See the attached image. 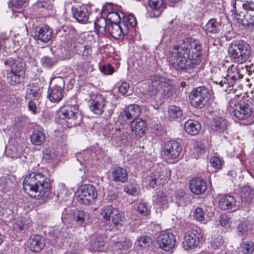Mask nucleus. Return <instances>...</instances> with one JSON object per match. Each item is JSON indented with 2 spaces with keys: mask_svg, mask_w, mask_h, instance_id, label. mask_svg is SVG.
I'll return each instance as SVG.
<instances>
[{
  "mask_svg": "<svg viewBox=\"0 0 254 254\" xmlns=\"http://www.w3.org/2000/svg\"><path fill=\"white\" fill-rule=\"evenodd\" d=\"M202 52L201 46L198 43L182 41L170 52L169 61L176 70L190 73L199 64Z\"/></svg>",
  "mask_w": 254,
  "mask_h": 254,
  "instance_id": "nucleus-1",
  "label": "nucleus"
},
{
  "mask_svg": "<svg viewBox=\"0 0 254 254\" xmlns=\"http://www.w3.org/2000/svg\"><path fill=\"white\" fill-rule=\"evenodd\" d=\"M23 186L27 193L38 199L48 197L51 192L50 179L41 172H33L27 175Z\"/></svg>",
  "mask_w": 254,
  "mask_h": 254,
  "instance_id": "nucleus-2",
  "label": "nucleus"
},
{
  "mask_svg": "<svg viewBox=\"0 0 254 254\" xmlns=\"http://www.w3.org/2000/svg\"><path fill=\"white\" fill-rule=\"evenodd\" d=\"M148 88L146 98L151 102L156 100L159 91H162L164 93L168 94V96L173 89L172 81L165 76L159 74L150 75L148 79Z\"/></svg>",
  "mask_w": 254,
  "mask_h": 254,
  "instance_id": "nucleus-3",
  "label": "nucleus"
},
{
  "mask_svg": "<svg viewBox=\"0 0 254 254\" xmlns=\"http://www.w3.org/2000/svg\"><path fill=\"white\" fill-rule=\"evenodd\" d=\"M8 83L15 85L23 80L25 72V64L19 60L9 58L4 61Z\"/></svg>",
  "mask_w": 254,
  "mask_h": 254,
  "instance_id": "nucleus-4",
  "label": "nucleus"
},
{
  "mask_svg": "<svg viewBox=\"0 0 254 254\" xmlns=\"http://www.w3.org/2000/svg\"><path fill=\"white\" fill-rule=\"evenodd\" d=\"M228 55L232 61L242 64L251 57L252 49L250 45L243 40L234 41L228 48Z\"/></svg>",
  "mask_w": 254,
  "mask_h": 254,
  "instance_id": "nucleus-5",
  "label": "nucleus"
},
{
  "mask_svg": "<svg viewBox=\"0 0 254 254\" xmlns=\"http://www.w3.org/2000/svg\"><path fill=\"white\" fill-rule=\"evenodd\" d=\"M102 220L109 226L111 229H119L124 222L123 214L111 205L106 206L100 209Z\"/></svg>",
  "mask_w": 254,
  "mask_h": 254,
  "instance_id": "nucleus-6",
  "label": "nucleus"
},
{
  "mask_svg": "<svg viewBox=\"0 0 254 254\" xmlns=\"http://www.w3.org/2000/svg\"><path fill=\"white\" fill-rule=\"evenodd\" d=\"M228 109L232 114L239 120L248 119L253 112L248 102L241 99L239 95L230 100Z\"/></svg>",
  "mask_w": 254,
  "mask_h": 254,
  "instance_id": "nucleus-7",
  "label": "nucleus"
},
{
  "mask_svg": "<svg viewBox=\"0 0 254 254\" xmlns=\"http://www.w3.org/2000/svg\"><path fill=\"white\" fill-rule=\"evenodd\" d=\"M236 1L234 4L233 11L235 12L237 22L248 27L254 26V3L253 1L244 2L242 4L244 11L237 8Z\"/></svg>",
  "mask_w": 254,
  "mask_h": 254,
  "instance_id": "nucleus-8",
  "label": "nucleus"
},
{
  "mask_svg": "<svg viewBox=\"0 0 254 254\" xmlns=\"http://www.w3.org/2000/svg\"><path fill=\"white\" fill-rule=\"evenodd\" d=\"M94 88L87 85L84 90L87 92L88 98L86 99L89 104L90 110L96 115H101L104 112L106 99L103 95L98 92L92 90Z\"/></svg>",
  "mask_w": 254,
  "mask_h": 254,
  "instance_id": "nucleus-9",
  "label": "nucleus"
},
{
  "mask_svg": "<svg viewBox=\"0 0 254 254\" xmlns=\"http://www.w3.org/2000/svg\"><path fill=\"white\" fill-rule=\"evenodd\" d=\"M59 118L64 121L68 127L79 125L81 119L77 105H68L61 108L58 112Z\"/></svg>",
  "mask_w": 254,
  "mask_h": 254,
  "instance_id": "nucleus-10",
  "label": "nucleus"
},
{
  "mask_svg": "<svg viewBox=\"0 0 254 254\" xmlns=\"http://www.w3.org/2000/svg\"><path fill=\"white\" fill-rule=\"evenodd\" d=\"M189 98L192 107L200 109L204 108L208 104L210 98V93L205 86H199L192 89Z\"/></svg>",
  "mask_w": 254,
  "mask_h": 254,
  "instance_id": "nucleus-11",
  "label": "nucleus"
},
{
  "mask_svg": "<svg viewBox=\"0 0 254 254\" xmlns=\"http://www.w3.org/2000/svg\"><path fill=\"white\" fill-rule=\"evenodd\" d=\"M77 194L79 203L88 205L92 204L97 198V191L94 186L87 184L80 186Z\"/></svg>",
  "mask_w": 254,
  "mask_h": 254,
  "instance_id": "nucleus-12",
  "label": "nucleus"
},
{
  "mask_svg": "<svg viewBox=\"0 0 254 254\" xmlns=\"http://www.w3.org/2000/svg\"><path fill=\"white\" fill-rule=\"evenodd\" d=\"M64 78L60 77L55 78L48 91V97L49 100L54 103L60 102L64 94Z\"/></svg>",
  "mask_w": 254,
  "mask_h": 254,
  "instance_id": "nucleus-13",
  "label": "nucleus"
},
{
  "mask_svg": "<svg viewBox=\"0 0 254 254\" xmlns=\"http://www.w3.org/2000/svg\"><path fill=\"white\" fill-rule=\"evenodd\" d=\"M243 77V75L240 73L237 67L232 65L227 69L226 76L222 75V80H216L214 81V82L217 84H219L221 86H223L224 83L231 86H233L237 80L242 78Z\"/></svg>",
  "mask_w": 254,
  "mask_h": 254,
  "instance_id": "nucleus-14",
  "label": "nucleus"
},
{
  "mask_svg": "<svg viewBox=\"0 0 254 254\" xmlns=\"http://www.w3.org/2000/svg\"><path fill=\"white\" fill-rule=\"evenodd\" d=\"M203 241V234L201 230H192L185 236L184 245L189 248L197 247Z\"/></svg>",
  "mask_w": 254,
  "mask_h": 254,
  "instance_id": "nucleus-15",
  "label": "nucleus"
},
{
  "mask_svg": "<svg viewBox=\"0 0 254 254\" xmlns=\"http://www.w3.org/2000/svg\"><path fill=\"white\" fill-rule=\"evenodd\" d=\"M157 242L160 248L164 251H169L175 247L176 240L173 233L162 232L158 236Z\"/></svg>",
  "mask_w": 254,
  "mask_h": 254,
  "instance_id": "nucleus-16",
  "label": "nucleus"
},
{
  "mask_svg": "<svg viewBox=\"0 0 254 254\" xmlns=\"http://www.w3.org/2000/svg\"><path fill=\"white\" fill-rule=\"evenodd\" d=\"M182 146L180 143L174 140L166 142L164 147V153L169 159H176L181 154Z\"/></svg>",
  "mask_w": 254,
  "mask_h": 254,
  "instance_id": "nucleus-17",
  "label": "nucleus"
},
{
  "mask_svg": "<svg viewBox=\"0 0 254 254\" xmlns=\"http://www.w3.org/2000/svg\"><path fill=\"white\" fill-rule=\"evenodd\" d=\"M53 34V29L47 25L43 24L36 28L33 37L36 41L47 43L51 40Z\"/></svg>",
  "mask_w": 254,
  "mask_h": 254,
  "instance_id": "nucleus-18",
  "label": "nucleus"
},
{
  "mask_svg": "<svg viewBox=\"0 0 254 254\" xmlns=\"http://www.w3.org/2000/svg\"><path fill=\"white\" fill-rule=\"evenodd\" d=\"M108 30L109 34L116 39L123 38L128 32L127 28L124 22H112L108 26Z\"/></svg>",
  "mask_w": 254,
  "mask_h": 254,
  "instance_id": "nucleus-19",
  "label": "nucleus"
},
{
  "mask_svg": "<svg viewBox=\"0 0 254 254\" xmlns=\"http://www.w3.org/2000/svg\"><path fill=\"white\" fill-rule=\"evenodd\" d=\"M189 188L190 191L196 195L203 194L207 189L205 181L201 177H195L190 182Z\"/></svg>",
  "mask_w": 254,
  "mask_h": 254,
  "instance_id": "nucleus-20",
  "label": "nucleus"
},
{
  "mask_svg": "<svg viewBox=\"0 0 254 254\" xmlns=\"http://www.w3.org/2000/svg\"><path fill=\"white\" fill-rule=\"evenodd\" d=\"M166 181V178L163 173L155 172L151 175L147 176L143 179V182L146 186L154 188L157 186L161 185Z\"/></svg>",
  "mask_w": 254,
  "mask_h": 254,
  "instance_id": "nucleus-21",
  "label": "nucleus"
},
{
  "mask_svg": "<svg viewBox=\"0 0 254 254\" xmlns=\"http://www.w3.org/2000/svg\"><path fill=\"white\" fill-rule=\"evenodd\" d=\"M71 11L73 17L79 22L85 23L88 20L90 12L86 5L83 4L73 6Z\"/></svg>",
  "mask_w": 254,
  "mask_h": 254,
  "instance_id": "nucleus-22",
  "label": "nucleus"
},
{
  "mask_svg": "<svg viewBox=\"0 0 254 254\" xmlns=\"http://www.w3.org/2000/svg\"><path fill=\"white\" fill-rule=\"evenodd\" d=\"M29 249L35 253L40 252L45 246L44 239L40 235L31 236L28 241Z\"/></svg>",
  "mask_w": 254,
  "mask_h": 254,
  "instance_id": "nucleus-23",
  "label": "nucleus"
},
{
  "mask_svg": "<svg viewBox=\"0 0 254 254\" xmlns=\"http://www.w3.org/2000/svg\"><path fill=\"white\" fill-rule=\"evenodd\" d=\"M236 199L234 196L231 195H222L220 197L218 206L223 210L236 208Z\"/></svg>",
  "mask_w": 254,
  "mask_h": 254,
  "instance_id": "nucleus-24",
  "label": "nucleus"
},
{
  "mask_svg": "<svg viewBox=\"0 0 254 254\" xmlns=\"http://www.w3.org/2000/svg\"><path fill=\"white\" fill-rule=\"evenodd\" d=\"M42 89L38 83L29 84L26 90V98L29 100H37L41 97Z\"/></svg>",
  "mask_w": 254,
  "mask_h": 254,
  "instance_id": "nucleus-25",
  "label": "nucleus"
},
{
  "mask_svg": "<svg viewBox=\"0 0 254 254\" xmlns=\"http://www.w3.org/2000/svg\"><path fill=\"white\" fill-rule=\"evenodd\" d=\"M104 245L105 241L102 236H92L90 237V240L87 247L90 251L94 252L101 251Z\"/></svg>",
  "mask_w": 254,
  "mask_h": 254,
  "instance_id": "nucleus-26",
  "label": "nucleus"
},
{
  "mask_svg": "<svg viewBox=\"0 0 254 254\" xmlns=\"http://www.w3.org/2000/svg\"><path fill=\"white\" fill-rule=\"evenodd\" d=\"M154 201L158 206L167 208L169 206L170 201L169 193L167 191L159 190L156 194Z\"/></svg>",
  "mask_w": 254,
  "mask_h": 254,
  "instance_id": "nucleus-27",
  "label": "nucleus"
},
{
  "mask_svg": "<svg viewBox=\"0 0 254 254\" xmlns=\"http://www.w3.org/2000/svg\"><path fill=\"white\" fill-rule=\"evenodd\" d=\"M131 131L136 135L141 136L146 130V125L145 122L141 119L137 118L133 120L131 123Z\"/></svg>",
  "mask_w": 254,
  "mask_h": 254,
  "instance_id": "nucleus-28",
  "label": "nucleus"
},
{
  "mask_svg": "<svg viewBox=\"0 0 254 254\" xmlns=\"http://www.w3.org/2000/svg\"><path fill=\"white\" fill-rule=\"evenodd\" d=\"M141 113L140 107L136 104L129 105L124 111V116L126 117L127 120L136 119Z\"/></svg>",
  "mask_w": 254,
  "mask_h": 254,
  "instance_id": "nucleus-29",
  "label": "nucleus"
},
{
  "mask_svg": "<svg viewBox=\"0 0 254 254\" xmlns=\"http://www.w3.org/2000/svg\"><path fill=\"white\" fill-rule=\"evenodd\" d=\"M111 175L112 180L117 182L125 183L128 179L126 170L120 167L115 168Z\"/></svg>",
  "mask_w": 254,
  "mask_h": 254,
  "instance_id": "nucleus-30",
  "label": "nucleus"
},
{
  "mask_svg": "<svg viewBox=\"0 0 254 254\" xmlns=\"http://www.w3.org/2000/svg\"><path fill=\"white\" fill-rule=\"evenodd\" d=\"M228 122L222 117H216L213 120L211 125L212 129L218 132H224L227 128Z\"/></svg>",
  "mask_w": 254,
  "mask_h": 254,
  "instance_id": "nucleus-31",
  "label": "nucleus"
},
{
  "mask_svg": "<svg viewBox=\"0 0 254 254\" xmlns=\"http://www.w3.org/2000/svg\"><path fill=\"white\" fill-rule=\"evenodd\" d=\"M184 128L187 133L191 135H195L200 131L201 125L197 121L188 120L185 123Z\"/></svg>",
  "mask_w": 254,
  "mask_h": 254,
  "instance_id": "nucleus-32",
  "label": "nucleus"
},
{
  "mask_svg": "<svg viewBox=\"0 0 254 254\" xmlns=\"http://www.w3.org/2000/svg\"><path fill=\"white\" fill-rule=\"evenodd\" d=\"M241 198L246 203H250L254 199V190L249 186H246L241 189Z\"/></svg>",
  "mask_w": 254,
  "mask_h": 254,
  "instance_id": "nucleus-33",
  "label": "nucleus"
},
{
  "mask_svg": "<svg viewBox=\"0 0 254 254\" xmlns=\"http://www.w3.org/2000/svg\"><path fill=\"white\" fill-rule=\"evenodd\" d=\"M221 24L216 19H210L205 26V31L206 33L213 34H218L220 31Z\"/></svg>",
  "mask_w": 254,
  "mask_h": 254,
  "instance_id": "nucleus-34",
  "label": "nucleus"
},
{
  "mask_svg": "<svg viewBox=\"0 0 254 254\" xmlns=\"http://www.w3.org/2000/svg\"><path fill=\"white\" fill-rule=\"evenodd\" d=\"M89 214L82 210H76L73 213L72 219L79 225H83L89 219Z\"/></svg>",
  "mask_w": 254,
  "mask_h": 254,
  "instance_id": "nucleus-35",
  "label": "nucleus"
},
{
  "mask_svg": "<svg viewBox=\"0 0 254 254\" xmlns=\"http://www.w3.org/2000/svg\"><path fill=\"white\" fill-rule=\"evenodd\" d=\"M30 140L35 145H41L45 141V135L41 130H34L30 136Z\"/></svg>",
  "mask_w": 254,
  "mask_h": 254,
  "instance_id": "nucleus-36",
  "label": "nucleus"
},
{
  "mask_svg": "<svg viewBox=\"0 0 254 254\" xmlns=\"http://www.w3.org/2000/svg\"><path fill=\"white\" fill-rule=\"evenodd\" d=\"M249 231L248 222L246 220L240 221L237 227V234L239 237H245Z\"/></svg>",
  "mask_w": 254,
  "mask_h": 254,
  "instance_id": "nucleus-37",
  "label": "nucleus"
},
{
  "mask_svg": "<svg viewBox=\"0 0 254 254\" xmlns=\"http://www.w3.org/2000/svg\"><path fill=\"white\" fill-rule=\"evenodd\" d=\"M168 116L172 120H176L183 116V111L179 107L175 105H171L168 108Z\"/></svg>",
  "mask_w": 254,
  "mask_h": 254,
  "instance_id": "nucleus-38",
  "label": "nucleus"
},
{
  "mask_svg": "<svg viewBox=\"0 0 254 254\" xmlns=\"http://www.w3.org/2000/svg\"><path fill=\"white\" fill-rule=\"evenodd\" d=\"M106 20L104 18H101L95 22V27L98 35L102 36L105 35L106 29Z\"/></svg>",
  "mask_w": 254,
  "mask_h": 254,
  "instance_id": "nucleus-39",
  "label": "nucleus"
},
{
  "mask_svg": "<svg viewBox=\"0 0 254 254\" xmlns=\"http://www.w3.org/2000/svg\"><path fill=\"white\" fill-rule=\"evenodd\" d=\"M152 244V239L147 236H141L137 238L135 245L142 248L149 247Z\"/></svg>",
  "mask_w": 254,
  "mask_h": 254,
  "instance_id": "nucleus-40",
  "label": "nucleus"
},
{
  "mask_svg": "<svg viewBox=\"0 0 254 254\" xmlns=\"http://www.w3.org/2000/svg\"><path fill=\"white\" fill-rule=\"evenodd\" d=\"M80 50L82 52L81 56L84 60H90L92 55V47L90 45L79 44Z\"/></svg>",
  "mask_w": 254,
  "mask_h": 254,
  "instance_id": "nucleus-41",
  "label": "nucleus"
},
{
  "mask_svg": "<svg viewBox=\"0 0 254 254\" xmlns=\"http://www.w3.org/2000/svg\"><path fill=\"white\" fill-rule=\"evenodd\" d=\"M148 4L151 9L161 12L165 8L163 0H148Z\"/></svg>",
  "mask_w": 254,
  "mask_h": 254,
  "instance_id": "nucleus-42",
  "label": "nucleus"
},
{
  "mask_svg": "<svg viewBox=\"0 0 254 254\" xmlns=\"http://www.w3.org/2000/svg\"><path fill=\"white\" fill-rule=\"evenodd\" d=\"M134 209L143 216H147L149 213V210L146 202L137 203L134 205Z\"/></svg>",
  "mask_w": 254,
  "mask_h": 254,
  "instance_id": "nucleus-43",
  "label": "nucleus"
},
{
  "mask_svg": "<svg viewBox=\"0 0 254 254\" xmlns=\"http://www.w3.org/2000/svg\"><path fill=\"white\" fill-rule=\"evenodd\" d=\"M28 225L22 221L17 220L13 225V231L16 233H23L28 229Z\"/></svg>",
  "mask_w": 254,
  "mask_h": 254,
  "instance_id": "nucleus-44",
  "label": "nucleus"
},
{
  "mask_svg": "<svg viewBox=\"0 0 254 254\" xmlns=\"http://www.w3.org/2000/svg\"><path fill=\"white\" fill-rule=\"evenodd\" d=\"M241 249L244 254H249L254 250V245L252 242H245L241 244Z\"/></svg>",
  "mask_w": 254,
  "mask_h": 254,
  "instance_id": "nucleus-45",
  "label": "nucleus"
},
{
  "mask_svg": "<svg viewBox=\"0 0 254 254\" xmlns=\"http://www.w3.org/2000/svg\"><path fill=\"white\" fill-rule=\"evenodd\" d=\"M185 192L181 190H177L174 193L175 202L178 206H181L184 203Z\"/></svg>",
  "mask_w": 254,
  "mask_h": 254,
  "instance_id": "nucleus-46",
  "label": "nucleus"
},
{
  "mask_svg": "<svg viewBox=\"0 0 254 254\" xmlns=\"http://www.w3.org/2000/svg\"><path fill=\"white\" fill-rule=\"evenodd\" d=\"M132 246V243L129 240L124 241L118 242L115 243V247L122 250H127Z\"/></svg>",
  "mask_w": 254,
  "mask_h": 254,
  "instance_id": "nucleus-47",
  "label": "nucleus"
},
{
  "mask_svg": "<svg viewBox=\"0 0 254 254\" xmlns=\"http://www.w3.org/2000/svg\"><path fill=\"white\" fill-rule=\"evenodd\" d=\"M99 69L102 73L106 75H111L115 71L114 67L110 64L101 65Z\"/></svg>",
  "mask_w": 254,
  "mask_h": 254,
  "instance_id": "nucleus-48",
  "label": "nucleus"
},
{
  "mask_svg": "<svg viewBox=\"0 0 254 254\" xmlns=\"http://www.w3.org/2000/svg\"><path fill=\"white\" fill-rule=\"evenodd\" d=\"M193 217L198 221H202L204 220L205 212L201 207H197L193 213Z\"/></svg>",
  "mask_w": 254,
  "mask_h": 254,
  "instance_id": "nucleus-49",
  "label": "nucleus"
},
{
  "mask_svg": "<svg viewBox=\"0 0 254 254\" xmlns=\"http://www.w3.org/2000/svg\"><path fill=\"white\" fill-rule=\"evenodd\" d=\"M103 8V10L108 13V14L113 15V16L117 17L121 19V16L119 12L115 10V8L112 5L108 4L104 6Z\"/></svg>",
  "mask_w": 254,
  "mask_h": 254,
  "instance_id": "nucleus-50",
  "label": "nucleus"
},
{
  "mask_svg": "<svg viewBox=\"0 0 254 254\" xmlns=\"http://www.w3.org/2000/svg\"><path fill=\"white\" fill-rule=\"evenodd\" d=\"M41 63L43 66L51 67L56 63L55 60L48 56H44L41 59Z\"/></svg>",
  "mask_w": 254,
  "mask_h": 254,
  "instance_id": "nucleus-51",
  "label": "nucleus"
},
{
  "mask_svg": "<svg viewBox=\"0 0 254 254\" xmlns=\"http://www.w3.org/2000/svg\"><path fill=\"white\" fill-rule=\"evenodd\" d=\"M121 130L119 128H116L115 130H112V132L109 133L108 136L111 137L113 139L117 141H121ZM105 136H108V134H105Z\"/></svg>",
  "mask_w": 254,
  "mask_h": 254,
  "instance_id": "nucleus-52",
  "label": "nucleus"
},
{
  "mask_svg": "<svg viewBox=\"0 0 254 254\" xmlns=\"http://www.w3.org/2000/svg\"><path fill=\"white\" fill-rule=\"evenodd\" d=\"M211 166L216 169H220L222 165V161L218 157H212L210 160Z\"/></svg>",
  "mask_w": 254,
  "mask_h": 254,
  "instance_id": "nucleus-53",
  "label": "nucleus"
},
{
  "mask_svg": "<svg viewBox=\"0 0 254 254\" xmlns=\"http://www.w3.org/2000/svg\"><path fill=\"white\" fill-rule=\"evenodd\" d=\"M90 67H91V71H92L93 65H91L89 62H85L79 64L77 66V69L78 70H81L83 72V74H85V73H87Z\"/></svg>",
  "mask_w": 254,
  "mask_h": 254,
  "instance_id": "nucleus-54",
  "label": "nucleus"
},
{
  "mask_svg": "<svg viewBox=\"0 0 254 254\" xmlns=\"http://www.w3.org/2000/svg\"><path fill=\"white\" fill-rule=\"evenodd\" d=\"M6 153L11 158H17L20 157L17 149L14 146H11L6 150Z\"/></svg>",
  "mask_w": 254,
  "mask_h": 254,
  "instance_id": "nucleus-55",
  "label": "nucleus"
},
{
  "mask_svg": "<svg viewBox=\"0 0 254 254\" xmlns=\"http://www.w3.org/2000/svg\"><path fill=\"white\" fill-rule=\"evenodd\" d=\"M124 189L125 191L129 195H134L137 192V188L132 184L127 185Z\"/></svg>",
  "mask_w": 254,
  "mask_h": 254,
  "instance_id": "nucleus-56",
  "label": "nucleus"
},
{
  "mask_svg": "<svg viewBox=\"0 0 254 254\" xmlns=\"http://www.w3.org/2000/svg\"><path fill=\"white\" fill-rule=\"evenodd\" d=\"M220 224L222 226L228 228L230 226V218L225 214H223L220 217Z\"/></svg>",
  "mask_w": 254,
  "mask_h": 254,
  "instance_id": "nucleus-57",
  "label": "nucleus"
},
{
  "mask_svg": "<svg viewBox=\"0 0 254 254\" xmlns=\"http://www.w3.org/2000/svg\"><path fill=\"white\" fill-rule=\"evenodd\" d=\"M223 245V241L221 239L217 238L216 240H215L211 244V247L212 249L214 250H216L217 249H222Z\"/></svg>",
  "mask_w": 254,
  "mask_h": 254,
  "instance_id": "nucleus-58",
  "label": "nucleus"
},
{
  "mask_svg": "<svg viewBox=\"0 0 254 254\" xmlns=\"http://www.w3.org/2000/svg\"><path fill=\"white\" fill-rule=\"evenodd\" d=\"M129 88V84L126 82H123L119 87V91L121 94L125 95L127 93Z\"/></svg>",
  "mask_w": 254,
  "mask_h": 254,
  "instance_id": "nucleus-59",
  "label": "nucleus"
},
{
  "mask_svg": "<svg viewBox=\"0 0 254 254\" xmlns=\"http://www.w3.org/2000/svg\"><path fill=\"white\" fill-rule=\"evenodd\" d=\"M25 2V0H11V5L16 8H21Z\"/></svg>",
  "mask_w": 254,
  "mask_h": 254,
  "instance_id": "nucleus-60",
  "label": "nucleus"
},
{
  "mask_svg": "<svg viewBox=\"0 0 254 254\" xmlns=\"http://www.w3.org/2000/svg\"><path fill=\"white\" fill-rule=\"evenodd\" d=\"M28 108L34 114H36L37 113V106L36 103L32 101V100H29L28 102Z\"/></svg>",
  "mask_w": 254,
  "mask_h": 254,
  "instance_id": "nucleus-61",
  "label": "nucleus"
},
{
  "mask_svg": "<svg viewBox=\"0 0 254 254\" xmlns=\"http://www.w3.org/2000/svg\"><path fill=\"white\" fill-rule=\"evenodd\" d=\"M56 155L54 151H51L47 149L45 151L44 157L46 159H53L56 157Z\"/></svg>",
  "mask_w": 254,
  "mask_h": 254,
  "instance_id": "nucleus-62",
  "label": "nucleus"
},
{
  "mask_svg": "<svg viewBox=\"0 0 254 254\" xmlns=\"http://www.w3.org/2000/svg\"><path fill=\"white\" fill-rule=\"evenodd\" d=\"M194 149L197 152H200L203 151L205 148L204 145L200 141H197L196 142L195 145L194 146Z\"/></svg>",
  "mask_w": 254,
  "mask_h": 254,
  "instance_id": "nucleus-63",
  "label": "nucleus"
},
{
  "mask_svg": "<svg viewBox=\"0 0 254 254\" xmlns=\"http://www.w3.org/2000/svg\"><path fill=\"white\" fill-rule=\"evenodd\" d=\"M128 20L131 26H135L136 25L137 21L134 15H129L128 17Z\"/></svg>",
  "mask_w": 254,
  "mask_h": 254,
  "instance_id": "nucleus-64",
  "label": "nucleus"
}]
</instances>
